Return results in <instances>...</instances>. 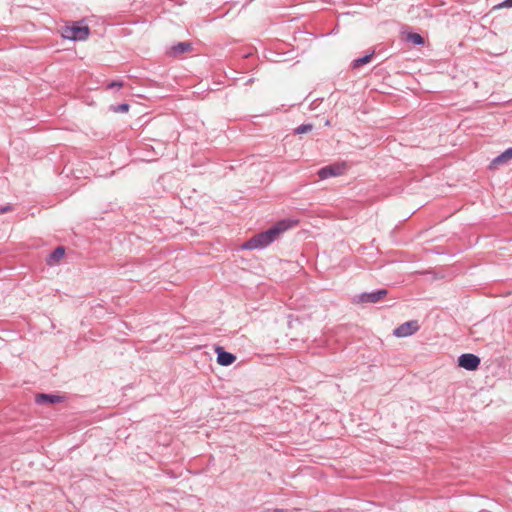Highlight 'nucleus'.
<instances>
[{"label": "nucleus", "mask_w": 512, "mask_h": 512, "mask_svg": "<svg viewBox=\"0 0 512 512\" xmlns=\"http://www.w3.org/2000/svg\"><path fill=\"white\" fill-rule=\"evenodd\" d=\"M298 224L297 220L294 219H282L272 225L266 231H262L252 238L248 239L242 244V249L244 250H255V249H264L273 243L278 237L287 231L288 229L296 226Z\"/></svg>", "instance_id": "obj_1"}, {"label": "nucleus", "mask_w": 512, "mask_h": 512, "mask_svg": "<svg viewBox=\"0 0 512 512\" xmlns=\"http://www.w3.org/2000/svg\"><path fill=\"white\" fill-rule=\"evenodd\" d=\"M90 29L87 25H80L79 23L72 26H65L62 29V36L71 41H83L88 38Z\"/></svg>", "instance_id": "obj_2"}, {"label": "nucleus", "mask_w": 512, "mask_h": 512, "mask_svg": "<svg viewBox=\"0 0 512 512\" xmlns=\"http://www.w3.org/2000/svg\"><path fill=\"white\" fill-rule=\"evenodd\" d=\"M388 294L387 289H379L372 292H363L353 298L354 303H377Z\"/></svg>", "instance_id": "obj_3"}, {"label": "nucleus", "mask_w": 512, "mask_h": 512, "mask_svg": "<svg viewBox=\"0 0 512 512\" xmlns=\"http://www.w3.org/2000/svg\"><path fill=\"white\" fill-rule=\"evenodd\" d=\"M420 326L417 320L407 321L402 323L397 328L394 329L393 335L398 338L408 337L413 335L419 330Z\"/></svg>", "instance_id": "obj_4"}, {"label": "nucleus", "mask_w": 512, "mask_h": 512, "mask_svg": "<svg viewBox=\"0 0 512 512\" xmlns=\"http://www.w3.org/2000/svg\"><path fill=\"white\" fill-rule=\"evenodd\" d=\"M481 363L480 358L472 353H464L458 358V365L468 371H475Z\"/></svg>", "instance_id": "obj_5"}, {"label": "nucleus", "mask_w": 512, "mask_h": 512, "mask_svg": "<svg viewBox=\"0 0 512 512\" xmlns=\"http://www.w3.org/2000/svg\"><path fill=\"white\" fill-rule=\"evenodd\" d=\"M215 352L217 354V362L222 366H229L236 360V356L224 350L221 346H216Z\"/></svg>", "instance_id": "obj_6"}, {"label": "nucleus", "mask_w": 512, "mask_h": 512, "mask_svg": "<svg viewBox=\"0 0 512 512\" xmlns=\"http://www.w3.org/2000/svg\"><path fill=\"white\" fill-rule=\"evenodd\" d=\"M343 170H344V166L329 165V166H325V167L321 168L318 171V176L321 180H324V179H327L330 177H335V176L341 175L343 173Z\"/></svg>", "instance_id": "obj_7"}, {"label": "nucleus", "mask_w": 512, "mask_h": 512, "mask_svg": "<svg viewBox=\"0 0 512 512\" xmlns=\"http://www.w3.org/2000/svg\"><path fill=\"white\" fill-rule=\"evenodd\" d=\"M192 50V43L185 41L179 42L175 45H172L168 50V55L172 57H177L183 53L189 52Z\"/></svg>", "instance_id": "obj_8"}, {"label": "nucleus", "mask_w": 512, "mask_h": 512, "mask_svg": "<svg viewBox=\"0 0 512 512\" xmlns=\"http://www.w3.org/2000/svg\"><path fill=\"white\" fill-rule=\"evenodd\" d=\"M512 159V147L507 148L500 155L496 156L490 163V168L507 164Z\"/></svg>", "instance_id": "obj_9"}, {"label": "nucleus", "mask_w": 512, "mask_h": 512, "mask_svg": "<svg viewBox=\"0 0 512 512\" xmlns=\"http://www.w3.org/2000/svg\"><path fill=\"white\" fill-rule=\"evenodd\" d=\"M63 400V397L55 394H37L36 395V403L38 404H55L59 403Z\"/></svg>", "instance_id": "obj_10"}, {"label": "nucleus", "mask_w": 512, "mask_h": 512, "mask_svg": "<svg viewBox=\"0 0 512 512\" xmlns=\"http://www.w3.org/2000/svg\"><path fill=\"white\" fill-rule=\"evenodd\" d=\"M65 255V247L64 246H57L49 255L47 258V264L48 265H54L58 263L60 259H62Z\"/></svg>", "instance_id": "obj_11"}, {"label": "nucleus", "mask_w": 512, "mask_h": 512, "mask_svg": "<svg viewBox=\"0 0 512 512\" xmlns=\"http://www.w3.org/2000/svg\"><path fill=\"white\" fill-rule=\"evenodd\" d=\"M405 39L407 42H410L416 46H421L424 45L425 43L424 38L420 34L414 32H409L406 35Z\"/></svg>", "instance_id": "obj_12"}, {"label": "nucleus", "mask_w": 512, "mask_h": 512, "mask_svg": "<svg viewBox=\"0 0 512 512\" xmlns=\"http://www.w3.org/2000/svg\"><path fill=\"white\" fill-rule=\"evenodd\" d=\"M374 55V52L370 53V54H366L362 57H359L357 59H355L353 62H352V67L353 68H359L367 63H369L372 59Z\"/></svg>", "instance_id": "obj_13"}, {"label": "nucleus", "mask_w": 512, "mask_h": 512, "mask_svg": "<svg viewBox=\"0 0 512 512\" xmlns=\"http://www.w3.org/2000/svg\"><path fill=\"white\" fill-rule=\"evenodd\" d=\"M130 106L128 103H121L119 105H112L110 109L115 113H125L128 112Z\"/></svg>", "instance_id": "obj_14"}, {"label": "nucleus", "mask_w": 512, "mask_h": 512, "mask_svg": "<svg viewBox=\"0 0 512 512\" xmlns=\"http://www.w3.org/2000/svg\"><path fill=\"white\" fill-rule=\"evenodd\" d=\"M313 130V125L310 123L301 124L295 129V134H304Z\"/></svg>", "instance_id": "obj_15"}, {"label": "nucleus", "mask_w": 512, "mask_h": 512, "mask_svg": "<svg viewBox=\"0 0 512 512\" xmlns=\"http://www.w3.org/2000/svg\"><path fill=\"white\" fill-rule=\"evenodd\" d=\"M109 89H112V88H121L123 87V82L122 81H112L108 84L107 86Z\"/></svg>", "instance_id": "obj_16"}, {"label": "nucleus", "mask_w": 512, "mask_h": 512, "mask_svg": "<svg viewBox=\"0 0 512 512\" xmlns=\"http://www.w3.org/2000/svg\"><path fill=\"white\" fill-rule=\"evenodd\" d=\"M498 7H509L512 8V0H504Z\"/></svg>", "instance_id": "obj_17"}, {"label": "nucleus", "mask_w": 512, "mask_h": 512, "mask_svg": "<svg viewBox=\"0 0 512 512\" xmlns=\"http://www.w3.org/2000/svg\"><path fill=\"white\" fill-rule=\"evenodd\" d=\"M11 209H12V207L10 205L2 206V207H0V214H4V213L10 211Z\"/></svg>", "instance_id": "obj_18"}, {"label": "nucleus", "mask_w": 512, "mask_h": 512, "mask_svg": "<svg viewBox=\"0 0 512 512\" xmlns=\"http://www.w3.org/2000/svg\"><path fill=\"white\" fill-rule=\"evenodd\" d=\"M253 82H254V78H249V79H247V81L245 82V85H246V86L251 85Z\"/></svg>", "instance_id": "obj_19"}]
</instances>
